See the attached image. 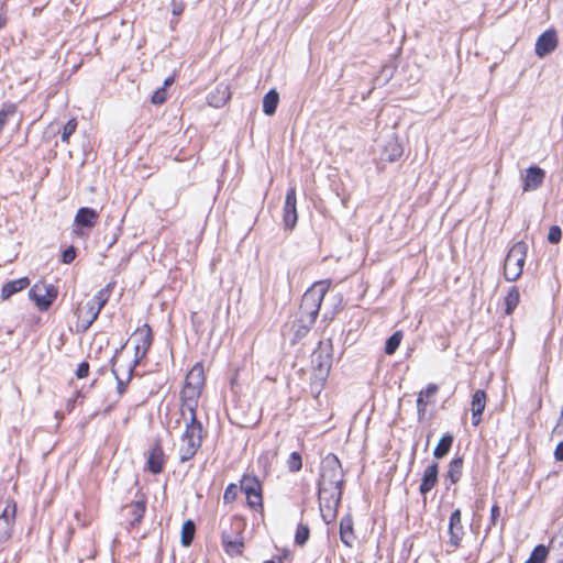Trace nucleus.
I'll return each instance as SVG.
<instances>
[{
  "mask_svg": "<svg viewBox=\"0 0 563 563\" xmlns=\"http://www.w3.org/2000/svg\"><path fill=\"white\" fill-rule=\"evenodd\" d=\"M439 482V463L432 462L429 464L422 473L421 483L419 486V493L422 496H426L429 492H431Z\"/></svg>",
  "mask_w": 563,
  "mask_h": 563,
  "instance_id": "obj_16",
  "label": "nucleus"
},
{
  "mask_svg": "<svg viewBox=\"0 0 563 563\" xmlns=\"http://www.w3.org/2000/svg\"><path fill=\"white\" fill-rule=\"evenodd\" d=\"M278 102L279 93L275 89L269 90L263 99V106H277Z\"/></svg>",
  "mask_w": 563,
  "mask_h": 563,
  "instance_id": "obj_39",
  "label": "nucleus"
},
{
  "mask_svg": "<svg viewBox=\"0 0 563 563\" xmlns=\"http://www.w3.org/2000/svg\"><path fill=\"white\" fill-rule=\"evenodd\" d=\"M7 21L5 18L0 15V29H2L5 25Z\"/></svg>",
  "mask_w": 563,
  "mask_h": 563,
  "instance_id": "obj_49",
  "label": "nucleus"
},
{
  "mask_svg": "<svg viewBox=\"0 0 563 563\" xmlns=\"http://www.w3.org/2000/svg\"><path fill=\"white\" fill-rule=\"evenodd\" d=\"M238 492H239V488H238L236 484H234V483L229 484L225 487V490L223 494V501L225 504H231V503L235 501V499L238 497Z\"/></svg>",
  "mask_w": 563,
  "mask_h": 563,
  "instance_id": "obj_35",
  "label": "nucleus"
},
{
  "mask_svg": "<svg viewBox=\"0 0 563 563\" xmlns=\"http://www.w3.org/2000/svg\"><path fill=\"white\" fill-rule=\"evenodd\" d=\"M297 220V190L295 186H291L287 190L283 209V221L285 229L291 231L296 227Z\"/></svg>",
  "mask_w": 563,
  "mask_h": 563,
  "instance_id": "obj_11",
  "label": "nucleus"
},
{
  "mask_svg": "<svg viewBox=\"0 0 563 563\" xmlns=\"http://www.w3.org/2000/svg\"><path fill=\"white\" fill-rule=\"evenodd\" d=\"M464 460L462 456L452 459L448 464L445 473V479L450 482V485L459 483L463 475Z\"/></svg>",
  "mask_w": 563,
  "mask_h": 563,
  "instance_id": "obj_22",
  "label": "nucleus"
},
{
  "mask_svg": "<svg viewBox=\"0 0 563 563\" xmlns=\"http://www.w3.org/2000/svg\"><path fill=\"white\" fill-rule=\"evenodd\" d=\"M166 97H167L166 88L162 87L153 93L152 102L155 104L164 103L166 101Z\"/></svg>",
  "mask_w": 563,
  "mask_h": 563,
  "instance_id": "obj_43",
  "label": "nucleus"
},
{
  "mask_svg": "<svg viewBox=\"0 0 563 563\" xmlns=\"http://www.w3.org/2000/svg\"><path fill=\"white\" fill-rule=\"evenodd\" d=\"M166 466V455L161 441H156L148 450L144 471L153 475L164 472Z\"/></svg>",
  "mask_w": 563,
  "mask_h": 563,
  "instance_id": "obj_10",
  "label": "nucleus"
},
{
  "mask_svg": "<svg viewBox=\"0 0 563 563\" xmlns=\"http://www.w3.org/2000/svg\"><path fill=\"white\" fill-rule=\"evenodd\" d=\"M520 291L517 286L509 288L507 295L504 298V313L505 316H511L518 305L520 303Z\"/></svg>",
  "mask_w": 563,
  "mask_h": 563,
  "instance_id": "obj_24",
  "label": "nucleus"
},
{
  "mask_svg": "<svg viewBox=\"0 0 563 563\" xmlns=\"http://www.w3.org/2000/svg\"><path fill=\"white\" fill-rule=\"evenodd\" d=\"M77 129V121L75 118L68 120V122L64 125V129H63V132H62V141L64 143H68L69 142V137L71 134L75 133Z\"/></svg>",
  "mask_w": 563,
  "mask_h": 563,
  "instance_id": "obj_34",
  "label": "nucleus"
},
{
  "mask_svg": "<svg viewBox=\"0 0 563 563\" xmlns=\"http://www.w3.org/2000/svg\"><path fill=\"white\" fill-rule=\"evenodd\" d=\"M265 114L273 115L275 113L276 108H263Z\"/></svg>",
  "mask_w": 563,
  "mask_h": 563,
  "instance_id": "obj_47",
  "label": "nucleus"
},
{
  "mask_svg": "<svg viewBox=\"0 0 563 563\" xmlns=\"http://www.w3.org/2000/svg\"><path fill=\"white\" fill-rule=\"evenodd\" d=\"M15 115V108H2L0 110V134L2 133L4 125L9 118Z\"/></svg>",
  "mask_w": 563,
  "mask_h": 563,
  "instance_id": "obj_37",
  "label": "nucleus"
},
{
  "mask_svg": "<svg viewBox=\"0 0 563 563\" xmlns=\"http://www.w3.org/2000/svg\"><path fill=\"white\" fill-rule=\"evenodd\" d=\"M344 482V471L341 461L334 453H328L320 462L317 483L321 509H338L343 495Z\"/></svg>",
  "mask_w": 563,
  "mask_h": 563,
  "instance_id": "obj_1",
  "label": "nucleus"
},
{
  "mask_svg": "<svg viewBox=\"0 0 563 563\" xmlns=\"http://www.w3.org/2000/svg\"><path fill=\"white\" fill-rule=\"evenodd\" d=\"M30 286L29 277H21L14 280H9L3 284L1 288V299L8 300L13 295L26 289Z\"/></svg>",
  "mask_w": 563,
  "mask_h": 563,
  "instance_id": "obj_21",
  "label": "nucleus"
},
{
  "mask_svg": "<svg viewBox=\"0 0 563 563\" xmlns=\"http://www.w3.org/2000/svg\"><path fill=\"white\" fill-rule=\"evenodd\" d=\"M521 179L523 192L534 191L543 185L545 170L537 165H532L525 170Z\"/></svg>",
  "mask_w": 563,
  "mask_h": 563,
  "instance_id": "obj_14",
  "label": "nucleus"
},
{
  "mask_svg": "<svg viewBox=\"0 0 563 563\" xmlns=\"http://www.w3.org/2000/svg\"><path fill=\"white\" fill-rule=\"evenodd\" d=\"M241 492L245 495L246 506L258 514L264 511L263 485L254 474L245 473L240 479Z\"/></svg>",
  "mask_w": 563,
  "mask_h": 563,
  "instance_id": "obj_6",
  "label": "nucleus"
},
{
  "mask_svg": "<svg viewBox=\"0 0 563 563\" xmlns=\"http://www.w3.org/2000/svg\"><path fill=\"white\" fill-rule=\"evenodd\" d=\"M89 373H90V365L87 361H84L77 367L76 377L78 379H82V378L88 377Z\"/></svg>",
  "mask_w": 563,
  "mask_h": 563,
  "instance_id": "obj_42",
  "label": "nucleus"
},
{
  "mask_svg": "<svg viewBox=\"0 0 563 563\" xmlns=\"http://www.w3.org/2000/svg\"><path fill=\"white\" fill-rule=\"evenodd\" d=\"M558 46V37L554 31H545L536 43V54L542 58L552 53Z\"/></svg>",
  "mask_w": 563,
  "mask_h": 563,
  "instance_id": "obj_19",
  "label": "nucleus"
},
{
  "mask_svg": "<svg viewBox=\"0 0 563 563\" xmlns=\"http://www.w3.org/2000/svg\"><path fill=\"white\" fill-rule=\"evenodd\" d=\"M340 539L347 548L353 547L355 540L354 523L351 517H344L340 521Z\"/></svg>",
  "mask_w": 563,
  "mask_h": 563,
  "instance_id": "obj_23",
  "label": "nucleus"
},
{
  "mask_svg": "<svg viewBox=\"0 0 563 563\" xmlns=\"http://www.w3.org/2000/svg\"><path fill=\"white\" fill-rule=\"evenodd\" d=\"M286 466L290 473H298L302 468V456L299 452H291L287 460Z\"/></svg>",
  "mask_w": 563,
  "mask_h": 563,
  "instance_id": "obj_32",
  "label": "nucleus"
},
{
  "mask_svg": "<svg viewBox=\"0 0 563 563\" xmlns=\"http://www.w3.org/2000/svg\"><path fill=\"white\" fill-rule=\"evenodd\" d=\"M115 287V282L108 283L103 288H101L97 294L90 299L99 312L109 301L113 290Z\"/></svg>",
  "mask_w": 563,
  "mask_h": 563,
  "instance_id": "obj_25",
  "label": "nucleus"
},
{
  "mask_svg": "<svg viewBox=\"0 0 563 563\" xmlns=\"http://www.w3.org/2000/svg\"><path fill=\"white\" fill-rule=\"evenodd\" d=\"M76 255H77V252H76L75 246H69L68 249H66L63 252V254H62V262L64 264H70L71 262L75 261Z\"/></svg>",
  "mask_w": 563,
  "mask_h": 563,
  "instance_id": "obj_41",
  "label": "nucleus"
},
{
  "mask_svg": "<svg viewBox=\"0 0 563 563\" xmlns=\"http://www.w3.org/2000/svg\"><path fill=\"white\" fill-rule=\"evenodd\" d=\"M549 556V549L544 544L537 545L525 563H545Z\"/></svg>",
  "mask_w": 563,
  "mask_h": 563,
  "instance_id": "obj_30",
  "label": "nucleus"
},
{
  "mask_svg": "<svg viewBox=\"0 0 563 563\" xmlns=\"http://www.w3.org/2000/svg\"><path fill=\"white\" fill-rule=\"evenodd\" d=\"M562 239V230L559 225H552L548 233V241L551 244H558Z\"/></svg>",
  "mask_w": 563,
  "mask_h": 563,
  "instance_id": "obj_38",
  "label": "nucleus"
},
{
  "mask_svg": "<svg viewBox=\"0 0 563 563\" xmlns=\"http://www.w3.org/2000/svg\"><path fill=\"white\" fill-rule=\"evenodd\" d=\"M99 313V310L90 299L78 302L75 309L77 330L82 332L87 331L98 319Z\"/></svg>",
  "mask_w": 563,
  "mask_h": 563,
  "instance_id": "obj_8",
  "label": "nucleus"
},
{
  "mask_svg": "<svg viewBox=\"0 0 563 563\" xmlns=\"http://www.w3.org/2000/svg\"><path fill=\"white\" fill-rule=\"evenodd\" d=\"M196 526L192 520H186L181 527V544L189 547L195 538Z\"/></svg>",
  "mask_w": 563,
  "mask_h": 563,
  "instance_id": "obj_28",
  "label": "nucleus"
},
{
  "mask_svg": "<svg viewBox=\"0 0 563 563\" xmlns=\"http://www.w3.org/2000/svg\"><path fill=\"white\" fill-rule=\"evenodd\" d=\"M173 81H174L173 77L166 78L163 87L166 88V87L170 86L173 84Z\"/></svg>",
  "mask_w": 563,
  "mask_h": 563,
  "instance_id": "obj_48",
  "label": "nucleus"
},
{
  "mask_svg": "<svg viewBox=\"0 0 563 563\" xmlns=\"http://www.w3.org/2000/svg\"><path fill=\"white\" fill-rule=\"evenodd\" d=\"M18 504L13 496L0 492V519L15 523Z\"/></svg>",
  "mask_w": 563,
  "mask_h": 563,
  "instance_id": "obj_20",
  "label": "nucleus"
},
{
  "mask_svg": "<svg viewBox=\"0 0 563 563\" xmlns=\"http://www.w3.org/2000/svg\"><path fill=\"white\" fill-rule=\"evenodd\" d=\"M486 404H487V395H486L485 390H483V389L475 390V393L472 395V400H471L472 424L474 427L479 426V423L482 422V416L486 408Z\"/></svg>",
  "mask_w": 563,
  "mask_h": 563,
  "instance_id": "obj_17",
  "label": "nucleus"
},
{
  "mask_svg": "<svg viewBox=\"0 0 563 563\" xmlns=\"http://www.w3.org/2000/svg\"><path fill=\"white\" fill-rule=\"evenodd\" d=\"M438 390L439 386L437 384H429L424 389L419 391L417 398V416L419 421L424 420L428 406L434 401L433 398Z\"/></svg>",
  "mask_w": 563,
  "mask_h": 563,
  "instance_id": "obj_15",
  "label": "nucleus"
},
{
  "mask_svg": "<svg viewBox=\"0 0 563 563\" xmlns=\"http://www.w3.org/2000/svg\"><path fill=\"white\" fill-rule=\"evenodd\" d=\"M330 287L331 280L323 279L313 283L312 286L305 291L299 310L301 318L303 319V317H306L309 325L303 328V331L300 332L301 334H306L310 327L316 322L323 299Z\"/></svg>",
  "mask_w": 563,
  "mask_h": 563,
  "instance_id": "obj_4",
  "label": "nucleus"
},
{
  "mask_svg": "<svg viewBox=\"0 0 563 563\" xmlns=\"http://www.w3.org/2000/svg\"><path fill=\"white\" fill-rule=\"evenodd\" d=\"M500 517V507L495 503L490 508V518L488 528L496 527Z\"/></svg>",
  "mask_w": 563,
  "mask_h": 563,
  "instance_id": "obj_40",
  "label": "nucleus"
},
{
  "mask_svg": "<svg viewBox=\"0 0 563 563\" xmlns=\"http://www.w3.org/2000/svg\"><path fill=\"white\" fill-rule=\"evenodd\" d=\"M206 386V373L202 362H197L186 374L179 393V412L186 416L187 411H197L199 398Z\"/></svg>",
  "mask_w": 563,
  "mask_h": 563,
  "instance_id": "obj_2",
  "label": "nucleus"
},
{
  "mask_svg": "<svg viewBox=\"0 0 563 563\" xmlns=\"http://www.w3.org/2000/svg\"><path fill=\"white\" fill-rule=\"evenodd\" d=\"M79 398L82 400L85 396L80 390L76 389L73 396L66 400L65 412L70 413L75 409L76 402Z\"/></svg>",
  "mask_w": 563,
  "mask_h": 563,
  "instance_id": "obj_36",
  "label": "nucleus"
},
{
  "mask_svg": "<svg viewBox=\"0 0 563 563\" xmlns=\"http://www.w3.org/2000/svg\"><path fill=\"white\" fill-rule=\"evenodd\" d=\"M290 556H291V552H290V550H288V549H283V550H282V554L276 555V556L274 558V560H275L277 563H283V561H284V560L289 559Z\"/></svg>",
  "mask_w": 563,
  "mask_h": 563,
  "instance_id": "obj_44",
  "label": "nucleus"
},
{
  "mask_svg": "<svg viewBox=\"0 0 563 563\" xmlns=\"http://www.w3.org/2000/svg\"><path fill=\"white\" fill-rule=\"evenodd\" d=\"M30 296L41 311H46L55 301L57 289L53 285H35L30 291Z\"/></svg>",
  "mask_w": 563,
  "mask_h": 563,
  "instance_id": "obj_12",
  "label": "nucleus"
},
{
  "mask_svg": "<svg viewBox=\"0 0 563 563\" xmlns=\"http://www.w3.org/2000/svg\"><path fill=\"white\" fill-rule=\"evenodd\" d=\"M124 391H125V384L122 380H119V383H118L119 395H122Z\"/></svg>",
  "mask_w": 563,
  "mask_h": 563,
  "instance_id": "obj_46",
  "label": "nucleus"
},
{
  "mask_svg": "<svg viewBox=\"0 0 563 563\" xmlns=\"http://www.w3.org/2000/svg\"><path fill=\"white\" fill-rule=\"evenodd\" d=\"M404 339V332L401 330H397L390 335L385 342V353L387 355H393L399 347L401 341Z\"/></svg>",
  "mask_w": 563,
  "mask_h": 563,
  "instance_id": "obj_29",
  "label": "nucleus"
},
{
  "mask_svg": "<svg viewBox=\"0 0 563 563\" xmlns=\"http://www.w3.org/2000/svg\"><path fill=\"white\" fill-rule=\"evenodd\" d=\"M132 341L134 344V365L141 364L147 356L153 342L154 334L150 324L144 323L137 327L132 334Z\"/></svg>",
  "mask_w": 563,
  "mask_h": 563,
  "instance_id": "obj_7",
  "label": "nucleus"
},
{
  "mask_svg": "<svg viewBox=\"0 0 563 563\" xmlns=\"http://www.w3.org/2000/svg\"><path fill=\"white\" fill-rule=\"evenodd\" d=\"M221 540L224 552L229 556H241L243 554L245 545L241 532H236L233 538L227 532H223Z\"/></svg>",
  "mask_w": 563,
  "mask_h": 563,
  "instance_id": "obj_18",
  "label": "nucleus"
},
{
  "mask_svg": "<svg viewBox=\"0 0 563 563\" xmlns=\"http://www.w3.org/2000/svg\"><path fill=\"white\" fill-rule=\"evenodd\" d=\"M128 508L131 509L132 520L130 521V526L132 528L137 527L146 512V499L143 497L140 500H135L131 503Z\"/></svg>",
  "mask_w": 563,
  "mask_h": 563,
  "instance_id": "obj_26",
  "label": "nucleus"
},
{
  "mask_svg": "<svg viewBox=\"0 0 563 563\" xmlns=\"http://www.w3.org/2000/svg\"><path fill=\"white\" fill-rule=\"evenodd\" d=\"M449 544L454 549L461 547L462 539L464 537V528L462 525V512L460 508H456L449 518Z\"/></svg>",
  "mask_w": 563,
  "mask_h": 563,
  "instance_id": "obj_13",
  "label": "nucleus"
},
{
  "mask_svg": "<svg viewBox=\"0 0 563 563\" xmlns=\"http://www.w3.org/2000/svg\"><path fill=\"white\" fill-rule=\"evenodd\" d=\"M527 254L528 244L525 241H518L510 247L504 262V277L507 282H516L520 278Z\"/></svg>",
  "mask_w": 563,
  "mask_h": 563,
  "instance_id": "obj_5",
  "label": "nucleus"
},
{
  "mask_svg": "<svg viewBox=\"0 0 563 563\" xmlns=\"http://www.w3.org/2000/svg\"><path fill=\"white\" fill-rule=\"evenodd\" d=\"M66 412L56 411L55 416L56 418L63 419Z\"/></svg>",
  "mask_w": 563,
  "mask_h": 563,
  "instance_id": "obj_50",
  "label": "nucleus"
},
{
  "mask_svg": "<svg viewBox=\"0 0 563 563\" xmlns=\"http://www.w3.org/2000/svg\"><path fill=\"white\" fill-rule=\"evenodd\" d=\"M112 408H113V405L108 406V407L104 409L103 415H108V413L112 410Z\"/></svg>",
  "mask_w": 563,
  "mask_h": 563,
  "instance_id": "obj_51",
  "label": "nucleus"
},
{
  "mask_svg": "<svg viewBox=\"0 0 563 563\" xmlns=\"http://www.w3.org/2000/svg\"><path fill=\"white\" fill-rule=\"evenodd\" d=\"M180 417L185 422V428L180 435L178 453L179 461L185 463L195 457L207 437V431L198 420L197 411H187L186 416Z\"/></svg>",
  "mask_w": 563,
  "mask_h": 563,
  "instance_id": "obj_3",
  "label": "nucleus"
},
{
  "mask_svg": "<svg viewBox=\"0 0 563 563\" xmlns=\"http://www.w3.org/2000/svg\"><path fill=\"white\" fill-rule=\"evenodd\" d=\"M554 457L556 461L563 462V441L556 445L554 450Z\"/></svg>",
  "mask_w": 563,
  "mask_h": 563,
  "instance_id": "obj_45",
  "label": "nucleus"
},
{
  "mask_svg": "<svg viewBox=\"0 0 563 563\" xmlns=\"http://www.w3.org/2000/svg\"><path fill=\"white\" fill-rule=\"evenodd\" d=\"M310 538V529L307 523L299 522L296 528L294 541L297 545L303 547Z\"/></svg>",
  "mask_w": 563,
  "mask_h": 563,
  "instance_id": "obj_31",
  "label": "nucleus"
},
{
  "mask_svg": "<svg viewBox=\"0 0 563 563\" xmlns=\"http://www.w3.org/2000/svg\"><path fill=\"white\" fill-rule=\"evenodd\" d=\"M99 220L97 210L88 207H81L77 210L74 218V234L78 238L86 235L84 228L92 229Z\"/></svg>",
  "mask_w": 563,
  "mask_h": 563,
  "instance_id": "obj_9",
  "label": "nucleus"
},
{
  "mask_svg": "<svg viewBox=\"0 0 563 563\" xmlns=\"http://www.w3.org/2000/svg\"><path fill=\"white\" fill-rule=\"evenodd\" d=\"M15 523L0 519V543L8 542L12 534Z\"/></svg>",
  "mask_w": 563,
  "mask_h": 563,
  "instance_id": "obj_33",
  "label": "nucleus"
},
{
  "mask_svg": "<svg viewBox=\"0 0 563 563\" xmlns=\"http://www.w3.org/2000/svg\"><path fill=\"white\" fill-rule=\"evenodd\" d=\"M454 437L451 433H444L433 450V456L438 460L443 459L451 450Z\"/></svg>",
  "mask_w": 563,
  "mask_h": 563,
  "instance_id": "obj_27",
  "label": "nucleus"
}]
</instances>
